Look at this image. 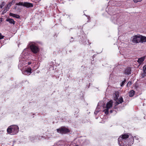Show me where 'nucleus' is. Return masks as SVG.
I'll return each mask as SVG.
<instances>
[{
  "label": "nucleus",
  "mask_w": 146,
  "mask_h": 146,
  "mask_svg": "<svg viewBox=\"0 0 146 146\" xmlns=\"http://www.w3.org/2000/svg\"><path fill=\"white\" fill-rule=\"evenodd\" d=\"M128 133H125L120 136L118 139V143L120 146H130L134 142L133 136H131L129 138Z\"/></svg>",
  "instance_id": "obj_1"
},
{
  "label": "nucleus",
  "mask_w": 146,
  "mask_h": 146,
  "mask_svg": "<svg viewBox=\"0 0 146 146\" xmlns=\"http://www.w3.org/2000/svg\"><path fill=\"white\" fill-rule=\"evenodd\" d=\"M19 128L18 126L13 125L9 127L7 129V132L11 135L16 134L19 131Z\"/></svg>",
  "instance_id": "obj_2"
},
{
  "label": "nucleus",
  "mask_w": 146,
  "mask_h": 146,
  "mask_svg": "<svg viewBox=\"0 0 146 146\" xmlns=\"http://www.w3.org/2000/svg\"><path fill=\"white\" fill-rule=\"evenodd\" d=\"M57 132L62 134H67L70 133L71 130L65 126H61L60 128L56 129Z\"/></svg>",
  "instance_id": "obj_3"
},
{
  "label": "nucleus",
  "mask_w": 146,
  "mask_h": 146,
  "mask_svg": "<svg viewBox=\"0 0 146 146\" xmlns=\"http://www.w3.org/2000/svg\"><path fill=\"white\" fill-rule=\"evenodd\" d=\"M29 46L31 51L34 54H36L39 51V49L38 47L34 44L32 42H30Z\"/></svg>",
  "instance_id": "obj_4"
},
{
  "label": "nucleus",
  "mask_w": 146,
  "mask_h": 146,
  "mask_svg": "<svg viewBox=\"0 0 146 146\" xmlns=\"http://www.w3.org/2000/svg\"><path fill=\"white\" fill-rule=\"evenodd\" d=\"M16 5L23 6L24 7H26L28 8L32 7L33 6V5L32 3L28 2H20L16 4Z\"/></svg>",
  "instance_id": "obj_5"
},
{
  "label": "nucleus",
  "mask_w": 146,
  "mask_h": 146,
  "mask_svg": "<svg viewBox=\"0 0 146 146\" xmlns=\"http://www.w3.org/2000/svg\"><path fill=\"white\" fill-rule=\"evenodd\" d=\"M131 41L133 43L137 44L140 42V35H137L133 36L131 37Z\"/></svg>",
  "instance_id": "obj_6"
},
{
  "label": "nucleus",
  "mask_w": 146,
  "mask_h": 146,
  "mask_svg": "<svg viewBox=\"0 0 146 146\" xmlns=\"http://www.w3.org/2000/svg\"><path fill=\"white\" fill-rule=\"evenodd\" d=\"M131 68L127 67L124 69L123 73L126 75H129L131 74Z\"/></svg>",
  "instance_id": "obj_7"
},
{
  "label": "nucleus",
  "mask_w": 146,
  "mask_h": 146,
  "mask_svg": "<svg viewBox=\"0 0 146 146\" xmlns=\"http://www.w3.org/2000/svg\"><path fill=\"white\" fill-rule=\"evenodd\" d=\"M31 68L30 67L27 68L24 71V74L29 75L31 73Z\"/></svg>",
  "instance_id": "obj_8"
},
{
  "label": "nucleus",
  "mask_w": 146,
  "mask_h": 146,
  "mask_svg": "<svg viewBox=\"0 0 146 146\" xmlns=\"http://www.w3.org/2000/svg\"><path fill=\"white\" fill-rule=\"evenodd\" d=\"M140 42H141L142 43L143 42H146V36H144L141 35H140Z\"/></svg>",
  "instance_id": "obj_9"
},
{
  "label": "nucleus",
  "mask_w": 146,
  "mask_h": 146,
  "mask_svg": "<svg viewBox=\"0 0 146 146\" xmlns=\"http://www.w3.org/2000/svg\"><path fill=\"white\" fill-rule=\"evenodd\" d=\"M112 105L113 102L111 100L107 103L106 104V108H108V109L110 108L111 107H112Z\"/></svg>",
  "instance_id": "obj_10"
},
{
  "label": "nucleus",
  "mask_w": 146,
  "mask_h": 146,
  "mask_svg": "<svg viewBox=\"0 0 146 146\" xmlns=\"http://www.w3.org/2000/svg\"><path fill=\"white\" fill-rule=\"evenodd\" d=\"M6 21L9 22L10 23L13 24V25H14L15 23V21L12 19L7 18Z\"/></svg>",
  "instance_id": "obj_11"
},
{
  "label": "nucleus",
  "mask_w": 146,
  "mask_h": 146,
  "mask_svg": "<svg viewBox=\"0 0 146 146\" xmlns=\"http://www.w3.org/2000/svg\"><path fill=\"white\" fill-rule=\"evenodd\" d=\"M145 58V56H143L139 58L137 61L140 64H141L144 61Z\"/></svg>",
  "instance_id": "obj_12"
},
{
  "label": "nucleus",
  "mask_w": 146,
  "mask_h": 146,
  "mask_svg": "<svg viewBox=\"0 0 146 146\" xmlns=\"http://www.w3.org/2000/svg\"><path fill=\"white\" fill-rule=\"evenodd\" d=\"M118 16H117V15H114L112 17V19H113V21L114 22L117 23L118 22V19L117 18Z\"/></svg>",
  "instance_id": "obj_13"
},
{
  "label": "nucleus",
  "mask_w": 146,
  "mask_h": 146,
  "mask_svg": "<svg viewBox=\"0 0 146 146\" xmlns=\"http://www.w3.org/2000/svg\"><path fill=\"white\" fill-rule=\"evenodd\" d=\"M115 96L114 97V100H117L119 96V92L118 91L115 92Z\"/></svg>",
  "instance_id": "obj_14"
},
{
  "label": "nucleus",
  "mask_w": 146,
  "mask_h": 146,
  "mask_svg": "<svg viewBox=\"0 0 146 146\" xmlns=\"http://www.w3.org/2000/svg\"><path fill=\"white\" fill-rule=\"evenodd\" d=\"M135 93V91L133 90H131L129 93V96L130 97H133Z\"/></svg>",
  "instance_id": "obj_15"
},
{
  "label": "nucleus",
  "mask_w": 146,
  "mask_h": 146,
  "mask_svg": "<svg viewBox=\"0 0 146 146\" xmlns=\"http://www.w3.org/2000/svg\"><path fill=\"white\" fill-rule=\"evenodd\" d=\"M118 101L120 103H122L123 102V98L122 97H120L118 100Z\"/></svg>",
  "instance_id": "obj_16"
},
{
  "label": "nucleus",
  "mask_w": 146,
  "mask_h": 146,
  "mask_svg": "<svg viewBox=\"0 0 146 146\" xmlns=\"http://www.w3.org/2000/svg\"><path fill=\"white\" fill-rule=\"evenodd\" d=\"M109 109H108V108H106V109H104L103 110V111L105 112V113L106 115H108V114Z\"/></svg>",
  "instance_id": "obj_17"
},
{
  "label": "nucleus",
  "mask_w": 146,
  "mask_h": 146,
  "mask_svg": "<svg viewBox=\"0 0 146 146\" xmlns=\"http://www.w3.org/2000/svg\"><path fill=\"white\" fill-rule=\"evenodd\" d=\"M126 82V80L125 79L124 81H122V82L121 83L120 86L121 87H123L124 86V85L125 83Z\"/></svg>",
  "instance_id": "obj_18"
},
{
  "label": "nucleus",
  "mask_w": 146,
  "mask_h": 146,
  "mask_svg": "<svg viewBox=\"0 0 146 146\" xmlns=\"http://www.w3.org/2000/svg\"><path fill=\"white\" fill-rule=\"evenodd\" d=\"M14 3V0H13L11 2H9L8 4L9 5V7H11V6L12 5H13V4Z\"/></svg>",
  "instance_id": "obj_19"
},
{
  "label": "nucleus",
  "mask_w": 146,
  "mask_h": 146,
  "mask_svg": "<svg viewBox=\"0 0 146 146\" xmlns=\"http://www.w3.org/2000/svg\"><path fill=\"white\" fill-rule=\"evenodd\" d=\"M9 16H12L13 17H15V14L11 13H10L9 14Z\"/></svg>",
  "instance_id": "obj_20"
},
{
  "label": "nucleus",
  "mask_w": 146,
  "mask_h": 146,
  "mask_svg": "<svg viewBox=\"0 0 146 146\" xmlns=\"http://www.w3.org/2000/svg\"><path fill=\"white\" fill-rule=\"evenodd\" d=\"M143 69L144 72L146 74V65L143 66Z\"/></svg>",
  "instance_id": "obj_21"
},
{
  "label": "nucleus",
  "mask_w": 146,
  "mask_h": 146,
  "mask_svg": "<svg viewBox=\"0 0 146 146\" xmlns=\"http://www.w3.org/2000/svg\"><path fill=\"white\" fill-rule=\"evenodd\" d=\"M142 0H133L134 2L135 3H137L138 2H140Z\"/></svg>",
  "instance_id": "obj_22"
},
{
  "label": "nucleus",
  "mask_w": 146,
  "mask_h": 146,
  "mask_svg": "<svg viewBox=\"0 0 146 146\" xmlns=\"http://www.w3.org/2000/svg\"><path fill=\"white\" fill-rule=\"evenodd\" d=\"M145 73H144V72L142 73L141 74V78H144L146 76Z\"/></svg>",
  "instance_id": "obj_23"
},
{
  "label": "nucleus",
  "mask_w": 146,
  "mask_h": 146,
  "mask_svg": "<svg viewBox=\"0 0 146 146\" xmlns=\"http://www.w3.org/2000/svg\"><path fill=\"white\" fill-rule=\"evenodd\" d=\"M15 18L17 19H19L20 18V16L19 15L15 14Z\"/></svg>",
  "instance_id": "obj_24"
},
{
  "label": "nucleus",
  "mask_w": 146,
  "mask_h": 146,
  "mask_svg": "<svg viewBox=\"0 0 146 146\" xmlns=\"http://www.w3.org/2000/svg\"><path fill=\"white\" fill-rule=\"evenodd\" d=\"M132 84V82H131V81H129V82H128L127 83V86H128V85L129 84V86H130L131 84Z\"/></svg>",
  "instance_id": "obj_25"
},
{
  "label": "nucleus",
  "mask_w": 146,
  "mask_h": 146,
  "mask_svg": "<svg viewBox=\"0 0 146 146\" xmlns=\"http://www.w3.org/2000/svg\"><path fill=\"white\" fill-rule=\"evenodd\" d=\"M135 89L137 90H138V88H139V87L138 85H136L135 86Z\"/></svg>",
  "instance_id": "obj_26"
},
{
  "label": "nucleus",
  "mask_w": 146,
  "mask_h": 146,
  "mask_svg": "<svg viewBox=\"0 0 146 146\" xmlns=\"http://www.w3.org/2000/svg\"><path fill=\"white\" fill-rule=\"evenodd\" d=\"M75 113H77L79 112V110L78 108H76L75 109Z\"/></svg>",
  "instance_id": "obj_27"
},
{
  "label": "nucleus",
  "mask_w": 146,
  "mask_h": 146,
  "mask_svg": "<svg viewBox=\"0 0 146 146\" xmlns=\"http://www.w3.org/2000/svg\"><path fill=\"white\" fill-rule=\"evenodd\" d=\"M4 36L2 35L1 33H0V39H1L3 38Z\"/></svg>",
  "instance_id": "obj_28"
},
{
  "label": "nucleus",
  "mask_w": 146,
  "mask_h": 146,
  "mask_svg": "<svg viewBox=\"0 0 146 146\" xmlns=\"http://www.w3.org/2000/svg\"><path fill=\"white\" fill-rule=\"evenodd\" d=\"M9 9L8 8H7L6 7H5V8H4V10L6 12H7L9 10Z\"/></svg>",
  "instance_id": "obj_29"
},
{
  "label": "nucleus",
  "mask_w": 146,
  "mask_h": 146,
  "mask_svg": "<svg viewBox=\"0 0 146 146\" xmlns=\"http://www.w3.org/2000/svg\"><path fill=\"white\" fill-rule=\"evenodd\" d=\"M120 104L119 102L118 101H116L115 102V105L116 106H117V105H118L119 104Z\"/></svg>",
  "instance_id": "obj_30"
},
{
  "label": "nucleus",
  "mask_w": 146,
  "mask_h": 146,
  "mask_svg": "<svg viewBox=\"0 0 146 146\" xmlns=\"http://www.w3.org/2000/svg\"><path fill=\"white\" fill-rule=\"evenodd\" d=\"M99 111H95L94 112V114L96 115L98 114V113L99 112Z\"/></svg>",
  "instance_id": "obj_31"
},
{
  "label": "nucleus",
  "mask_w": 146,
  "mask_h": 146,
  "mask_svg": "<svg viewBox=\"0 0 146 146\" xmlns=\"http://www.w3.org/2000/svg\"><path fill=\"white\" fill-rule=\"evenodd\" d=\"M71 40H70V42H72L74 41L73 38L72 37H71Z\"/></svg>",
  "instance_id": "obj_32"
},
{
  "label": "nucleus",
  "mask_w": 146,
  "mask_h": 146,
  "mask_svg": "<svg viewBox=\"0 0 146 146\" xmlns=\"http://www.w3.org/2000/svg\"><path fill=\"white\" fill-rule=\"evenodd\" d=\"M113 109H117V106L115 105Z\"/></svg>",
  "instance_id": "obj_33"
},
{
  "label": "nucleus",
  "mask_w": 146,
  "mask_h": 146,
  "mask_svg": "<svg viewBox=\"0 0 146 146\" xmlns=\"http://www.w3.org/2000/svg\"><path fill=\"white\" fill-rule=\"evenodd\" d=\"M58 36L57 34V33H55L54 35L53 36L54 37H57Z\"/></svg>",
  "instance_id": "obj_34"
},
{
  "label": "nucleus",
  "mask_w": 146,
  "mask_h": 146,
  "mask_svg": "<svg viewBox=\"0 0 146 146\" xmlns=\"http://www.w3.org/2000/svg\"><path fill=\"white\" fill-rule=\"evenodd\" d=\"M9 5L8 4L7 5H6V7L7 8H8L9 9L10 8V7H9Z\"/></svg>",
  "instance_id": "obj_35"
},
{
  "label": "nucleus",
  "mask_w": 146,
  "mask_h": 146,
  "mask_svg": "<svg viewBox=\"0 0 146 146\" xmlns=\"http://www.w3.org/2000/svg\"><path fill=\"white\" fill-rule=\"evenodd\" d=\"M6 12L5 10H3V12L2 13V14H3L5 13H6Z\"/></svg>",
  "instance_id": "obj_36"
},
{
  "label": "nucleus",
  "mask_w": 146,
  "mask_h": 146,
  "mask_svg": "<svg viewBox=\"0 0 146 146\" xmlns=\"http://www.w3.org/2000/svg\"><path fill=\"white\" fill-rule=\"evenodd\" d=\"M3 21V19L2 18H0V24Z\"/></svg>",
  "instance_id": "obj_37"
},
{
  "label": "nucleus",
  "mask_w": 146,
  "mask_h": 146,
  "mask_svg": "<svg viewBox=\"0 0 146 146\" xmlns=\"http://www.w3.org/2000/svg\"><path fill=\"white\" fill-rule=\"evenodd\" d=\"M31 63V62H28V65H29Z\"/></svg>",
  "instance_id": "obj_38"
},
{
  "label": "nucleus",
  "mask_w": 146,
  "mask_h": 146,
  "mask_svg": "<svg viewBox=\"0 0 146 146\" xmlns=\"http://www.w3.org/2000/svg\"><path fill=\"white\" fill-rule=\"evenodd\" d=\"M3 6V4H2V5H0V7L1 8H2Z\"/></svg>",
  "instance_id": "obj_39"
},
{
  "label": "nucleus",
  "mask_w": 146,
  "mask_h": 146,
  "mask_svg": "<svg viewBox=\"0 0 146 146\" xmlns=\"http://www.w3.org/2000/svg\"><path fill=\"white\" fill-rule=\"evenodd\" d=\"M113 110H111L110 111V113H112V112H113Z\"/></svg>",
  "instance_id": "obj_40"
},
{
  "label": "nucleus",
  "mask_w": 146,
  "mask_h": 146,
  "mask_svg": "<svg viewBox=\"0 0 146 146\" xmlns=\"http://www.w3.org/2000/svg\"><path fill=\"white\" fill-rule=\"evenodd\" d=\"M96 55L94 54L93 56V58H95L96 57Z\"/></svg>",
  "instance_id": "obj_41"
},
{
  "label": "nucleus",
  "mask_w": 146,
  "mask_h": 146,
  "mask_svg": "<svg viewBox=\"0 0 146 146\" xmlns=\"http://www.w3.org/2000/svg\"><path fill=\"white\" fill-rule=\"evenodd\" d=\"M16 8H17V6H15L14 8L15 9H16Z\"/></svg>",
  "instance_id": "obj_42"
},
{
  "label": "nucleus",
  "mask_w": 146,
  "mask_h": 146,
  "mask_svg": "<svg viewBox=\"0 0 146 146\" xmlns=\"http://www.w3.org/2000/svg\"><path fill=\"white\" fill-rule=\"evenodd\" d=\"M33 115H35V114H34V113H33Z\"/></svg>",
  "instance_id": "obj_43"
},
{
  "label": "nucleus",
  "mask_w": 146,
  "mask_h": 146,
  "mask_svg": "<svg viewBox=\"0 0 146 146\" xmlns=\"http://www.w3.org/2000/svg\"><path fill=\"white\" fill-rule=\"evenodd\" d=\"M1 62H0V63H1Z\"/></svg>",
  "instance_id": "obj_44"
}]
</instances>
